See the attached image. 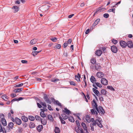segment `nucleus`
<instances>
[{
    "instance_id": "a18cd8bd",
    "label": "nucleus",
    "mask_w": 133,
    "mask_h": 133,
    "mask_svg": "<svg viewBox=\"0 0 133 133\" xmlns=\"http://www.w3.org/2000/svg\"><path fill=\"white\" fill-rule=\"evenodd\" d=\"M41 51H33L32 53V54L34 56H35L37 55L38 53H39Z\"/></svg>"
},
{
    "instance_id": "774afa93",
    "label": "nucleus",
    "mask_w": 133,
    "mask_h": 133,
    "mask_svg": "<svg viewBox=\"0 0 133 133\" xmlns=\"http://www.w3.org/2000/svg\"><path fill=\"white\" fill-rule=\"evenodd\" d=\"M100 49H101L103 51H104L105 50L106 48L105 47H101V48H100Z\"/></svg>"
},
{
    "instance_id": "338daca9",
    "label": "nucleus",
    "mask_w": 133,
    "mask_h": 133,
    "mask_svg": "<svg viewBox=\"0 0 133 133\" xmlns=\"http://www.w3.org/2000/svg\"><path fill=\"white\" fill-rule=\"evenodd\" d=\"M114 44H116L117 43V41L116 40L113 39L112 42Z\"/></svg>"
},
{
    "instance_id": "412c9836",
    "label": "nucleus",
    "mask_w": 133,
    "mask_h": 133,
    "mask_svg": "<svg viewBox=\"0 0 133 133\" xmlns=\"http://www.w3.org/2000/svg\"><path fill=\"white\" fill-rule=\"evenodd\" d=\"M100 19L99 18L97 19L93 24L92 26H95L97 25L100 22Z\"/></svg>"
},
{
    "instance_id": "37998d69",
    "label": "nucleus",
    "mask_w": 133,
    "mask_h": 133,
    "mask_svg": "<svg viewBox=\"0 0 133 133\" xmlns=\"http://www.w3.org/2000/svg\"><path fill=\"white\" fill-rule=\"evenodd\" d=\"M96 124L100 128H102L103 127L101 123V122L98 120V122H96Z\"/></svg>"
},
{
    "instance_id": "f704fd0d",
    "label": "nucleus",
    "mask_w": 133,
    "mask_h": 133,
    "mask_svg": "<svg viewBox=\"0 0 133 133\" xmlns=\"http://www.w3.org/2000/svg\"><path fill=\"white\" fill-rule=\"evenodd\" d=\"M90 118L89 116L87 115L86 116L85 119L86 121L88 123H90L91 122L90 121Z\"/></svg>"
},
{
    "instance_id": "8fccbe9b",
    "label": "nucleus",
    "mask_w": 133,
    "mask_h": 133,
    "mask_svg": "<svg viewBox=\"0 0 133 133\" xmlns=\"http://www.w3.org/2000/svg\"><path fill=\"white\" fill-rule=\"evenodd\" d=\"M40 115L41 117L43 118H44L46 116L45 115L43 111V112H41Z\"/></svg>"
},
{
    "instance_id": "a19ab883",
    "label": "nucleus",
    "mask_w": 133,
    "mask_h": 133,
    "mask_svg": "<svg viewBox=\"0 0 133 133\" xmlns=\"http://www.w3.org/2000/svg\"><path fill=\"white\" fill-rule=\"evenodd\" d=\"M48 118L49 119L50 121H51L52 122L53 120V117H52L51 115H49L48 116Z\"/></svg>"
},
{
    "instance_id": "6ab92c4d",
    "label": "nucleus",
    "mask_w": 133,
    "mask_h": 133,
    "mask_svg": "<svg viewBox=\"0 0 133 133\" xmlns=\"http://www.w3.org/2000/svg\"><path fill=\"white\" fill-rule=\"evenodd\" d=\"M64 110H63V111L65 112L66 115H69L71 113L70 111L66 108H65Z\"/></svg>"
},
{
    "instance_id": "f3484780",
    "label": "nucleus",
    "mask_w": 133,
    "mask_h": 133,
    "mask_svg": "<svg viewBox=\"0 0 133 133\" xmlns=\"http://www.w3.org/2000/svg\"><path fill=\"white\" fill-rule=\"evenodd\" d=\"M14 12H17L19 10L18 7L16 6H14L12 8Z\"/></svg>"
},
{
    "instance_id": "680f3d73",
    "label": "nucleus",
    "mask_w": 133,
    "mask_h": 133,
    "mask_svg": "<svg viewBox=\"0 0 133 133\" xmlns=\"http://www.w3.org/2000/svg\"><path fill=\"white\" fill-rule=\"evenodd\" d=\"M23 131L21 127H19L18 128V131L19 132H22Z\"/></svg>"
},
{
    "instance_id": "49530a36",
    "label": "nucleus",
    "mask_w": 133,
    "mask_h": 133,
    "mask_svg": "<svg viewBox=\"0 0 133 133\" xmlns=\"http://www.w3.org/2000/svg\"><path fill=\"white\" fill-rule=\"evenodd\" d=\"M59 118L61 122V123L62 124H65V122L63 119L62 117L60 116L59 117Z\"/></svg>"
},
{
    "instance_id": "09e8293b",
    "label": "nucleus",
    "mask_w": 133,
    "mask_h": 133,
    "mask_svg": "<svg viewBox=\"0 0 133 133\" xmlns=\"http://www.w3.org/2000/svg\"><path fill=\"white\" fill-rule=\"evenodd\" d=\"M55 104L58 105L61 107L62 106L61 104L57 100L56 101V102H55Z\"/></svg>"
},
{
    "instance_id": "de8ad7c7",
    "label": "nucleus",
    "mask_w": 133,
    "mask_h": 133,
    "mask_svg": "<svg viewBox=\"0 0 133 133\" xmlns=\"http://www.w3.org/2000/svg\"><path fill=\"white\" fill-rule=\"evenodd\" d=\"M69 83L71 85L74 86H76V84L74 81H69Z\"/></svg>"
},
{
    "instance_id": "4c0bfd02",
    "label": "nucleus",
    "mask_w": 133,
    "mask_h": 133,
    "mask_svg": "<svg viewBox=\"0 0 133 133\" xmlns=\"http://www.w3.org/2000/svg\"><path fill=\"white\" fill-rule=\"evenodd\" d=\"M98 120L97 119H96L95 122L91 123L90 124V125H91L93 126H95L96 124V122H98Z\"/></svg>"
},
{
    "instance_id": "2eb2a0df",
    "label": "nucleus",
    "mask_w": 133,
    "mask_h": 133,
    "mask_svg": "<svg viewBox=\"0 0 133 133\" xmlns=\"http://www.w3.org/2000/svg\"><path fill=\"white\" fill-rule=\"evenodd\" d=\"M50 7V6H49L47 5H45L44 6V11L46 12H47L48 11V10Z\"/></svg>"
},
{
    "instance_id": "5701e85b",
    "label": "nucleus",
    "mask_w": 133,
    "mask_h": 133,
    "mask_svg": "<svg viewBox=\"0 0 133 133\" xmlns=\"http://www.w3.org/2000/svg\"><path fill=\"white\" fill-rule=\"evenodd\" d=\"M106 10L105 8H103L101 6L97 10V11H99V12H102Z\"/></svg>"
},
{
    "instance_id": "473e14b6",
    "label": "nucleus",
    "mask_w": 133,
    "mask_h": 133,
    "mask_svg": "<svg viewBox=\"0 0 133 133\" xmlns=\"http://www.w3.org/2000/svg\"><path fill=\"white\" fill-rule=\"evenodd\" d=\"M101 92L102 94L104 95H106L107 94V91L104 89H102L101 90Z\"/></svg>"
},
{
    "instance_id": "393cba45",
    "label": "nucleus",
    "mask_w": 133,
    "mask_h": 133,
    "mask_svg": "<svg viewBox=\"0 0 133 133\" xmlns=\"http://www.w3.org/2000/svg\"><path fill=\"white\" fill-rule=\"evenodd\" d=\"M21 119L22 121L25 122H27L28 120V118L24 116H22L21 117Z\"/></svg>"
},
{
    "instance_id": "603ef678",
    "label": "nucleus",
    "mask_w": 133,
    "mask_h": 133,
    "mask_svg": "<svg viewBox=\"0 0 133 133\" xmlns=\"http://www.w3.org/2000/svg\"><path fill=\"white\" fill-rule=\"evenodd\" d=\"M107 88L108 89H109L111 90H112L113 91H115V89L112 86H107Z\"/></svg>"
},
{
    "instance_id": "79ce46f5",
    "label": "nucleus",
    "mask_w": 133,
    "mask_h": 133,
    "mask_svg": "<svg viewBox=\"0 0 133 133\" xmlns=\"http://www.w3.org/2000/svg\"><path fill=\"white\" fill-rule=\"evenodd\" d=\"M40 103L42 104L43 106H44V107L43 108H45L46 107V105L45 103L42 102H39Z\"/></svg>"
},
{
    "instance_id": "58836bf2",
    "label": "nucleus",
    "mask_w": 133,
    "mask_h": 133,
    "mask_svg": "<svg viewBox=\"0 0 133 133\" xmlns=\"http://www.w3.org/2000/svg\"><path fill=\"white\" fill-rule=\"evenodd\" d=\"M28 118L29 120L31 121H34L35 119V117L32 116H29L28 117Z\"/></svg>"
},
{
    "instance_id": "2f4dec72",
    "label": "nucleus",
    "mask_w": 133,
    "mask_h": 133,
    "mask_svg": "<svg viewBox=\"0 0 133 133\" xmlns=\"http://www.w3.org/2000/svg\"><path fill=\"white\" fill-rule=\"evenodd\" d=\"M82 126L83 127L84 130H87V127L86 126V125L84 123L82 122L81 124Z\"/></svg>"
},
{
    "instance_id": "6e6d98bb",
    "label": "nucleus",
    "mask_w": 133,
    "mask_h": 133,
    "mask_svg": "<svg viewBox=\"0 0 133 133\" xmlns=\"http://www.w3.org/2000/svg\"><path fill=\"white\" fill-rule=\"evenodd\" d=\"M51 40L54 42H56L57 40V38L56 37H54L52 38H51Z\"/></svg>"
},
{
    "instance_id": "3c124183",
    "label": "nucleus",
    "mask_w": 133,
    "mask_h": 133,
    "mask_svg": "<svg viewBox=\"0 0 133 133\" xmlns=\"http://www.w3.org/2000/svg\"><path fill=\"white\" fill-rule=\"evenodd\" d=\"M23 85V84L22 83H21L20 84H18L15 85L14 86L15 87H20L22 86Z\"/></svg>"
},
{
    "instance_id": "0e129e2a",
    "label": "nucleus",
    "mask_w": 133,
    "mask_h": 133,
    "mask_svg": "<svg viewBox=\"0 0 133 133\" xmlns=\"http://www.w3.org/2000/svg\"><path fill=\"white\" fill-rule=\"evenodd\" d=\"M59 81V79H52L51 80V82H57Z\"/></svg>"
},
{
    "instance_id": "e433bc0d",
    "label": "nucleus",
    "mask_w": 133,
    "mask_h": 133,
    "mask_svg": "<svg viewBox=\"0 0 133 133\" xmlns=\"http://www.w3.org/2000/svg\"><path fill=\"white\" fill-rule=\"evenodd\" d=\"M98 96H99V98L100 101L102 102L104 101L103 97L102 96V94H99Z\"/></svg>"
},
{
    "instance_id": "dca6fc26",
    "label": "nucleus",
    "mask_w": 133,
    "mask_h": 133,
    "mask_svg": "<svg viewBox=\"0 0 133 133\" xmlns=\"http://www.w3.org/2000/svg\"><path fill=\"white\" fill-rule=\"evenodd\" d=\"M95 68L97 71H99L101 69V67L100 64L98 63L96 64L95 65Z\"/></svg>"
},
{
    "instance_id": "c03bdc74",
    "label": "nucleus",
    "mask_w": 133,
    "mask_h": 133,
    "mask_svg": "<svg viewBox=\"0 0 133 133\" xmlns=\"http://www.w3.org/2000/svg\"><path fill=\"white\" fill-rule=\"evenodd\" d=\"M61 116L64 119H66L68 118L67 116L65 114H62Z\"/></svg>"
},
{
    "instance_id": "9d476101",
    "label": "nucleus",
    "mask_w": 133,
    "mask_h": 133,
    "mask_svg": "<svg viewBox=\"0 0 133 133\" xmlns=\"http://www.w3.org/2000/svg\"><path fill=\"white\" fill-rule=\"evenodd\" d=\"M102 54L101 50H97L95 52V54L98 56H100Z\"/></svg>"
},
{
    "instance_id": "a211bd4d",
    "label": "nucleus",
    "mask_w": 133,
    "mask_h": 133,
    "mask_svg": "<svg viewBox=\"0 0 133 133\" xmlns=\"http://www.w3.org/2000/svg\"><path fill=\"white\" fill-rule=\"evenodd\" d=\"M92 89L94 93L97 96H98L99 94H100L99 92L95 88H93Z\"/></svg>"
},
{
    "instance_id": "4d7b16f0",
    "label": "nucleus",
    "mask_w": 133,
    "mask_h": 133,
    "mask_svg": "<svg viewBox=\"0 0 133 133\" xmlns=\"http://www.w3.org/2000/svg\"><path fill=\"white\" fill-rule=\"evenodd\" d=\"M95 84L99 88H101L102 87V85L99 83L96 82L95 83Z\"/></svg>"
},
{
    "instance_id": "69168bd1",
    "label": "nucleus",
    "mask_w": 133,
    "mask_h": 133,
    "mask_svg": "<svg viewBox=\"0 0 133 133\" xmlns=\"http://www.w3.org/2000/svg\"><path fill=\"white\" fill-rule=\"evenodd\" d=\"M23 127L24 128H26L27 127V124L26 123L24 122L22 124Z\"/></svg>"
},
{
    "instance_id": "4be33fe9",
    "label": "nucleus",
    "mask_w": 133,
    "mask_h": 133,
    "mask_svg": "<svg viewBox=\"0 0 133 133\" xmlns=\"http://www.w3.org/2000/svg\"><path fill=\"white\" fill-rule=\"evenodd\" d=\"M43 126L42 125H39L37 128V130L39 132H41L43 129Z\"/></svg>"
},
{
    "instance_id": "6e6552de",
    "label": "nucleus",
    "mask_w": 133,
    "mask_h": 133,
    "mask_svg": "<svg viewBox=\"0 0 133 133\" xmlns=\"http://www.w3.org/2000/svg\"><path fill=\"white\" fill-rule=\"evenodd\" d=\"M92 105L93 107V108L96 109V110L98 109V107L94 99L93 100V102L92 103Z\"/></svg>"
},
{
    "instance_id": "ea45409f",
    "label": "nucleus",
    "mask_w": 133,
    "mask_h": 133,
    "mask_svg": "<svg viewBox=\"0 0 133 133\" xmlns=\"http://www.w3.org/2000/svg\"><path fill=\"white\" fill-rule=\"evenodd\" d=\"M81 78V77L78 76V75H75V79L78 82H80L81 81L80 80V78Z\"/></svg>"
},
{
    "instance_id": "4468645a",
    "label": "nucleus",
    "mask_w": 133,
    "mask_h": 133,
    "mask_svg": "<svg viewBox=\"0 0 133 133\" xmlns=\"http://www.w3.org/2000/svg\"><path fill=\"white\" fill-rule=\"evenodd\" d=\"M2 132L3 133H6V131L4 127H3L1 124H0V132Z\"/></svg>"
},
{
    "instance_id": "c756f323",
    "label": "nucleus",
    "mask_w": 133,
    "mask_h": 133,
    "mask_svg": "<svg viewBox=\"0 0 133 133\" xmlns=\"http://www.w3.org/2000/svg\"><path fill=\"white\" fill-rule=\"evenodd\" d=\"M90 62L92 64H95L96 63V60L95 58H92L91 59Z\"/></svg>"
},
{
    "instance_id": "aec40b11",
    "label": "nucleus",
    "mask_w": 133,
    "mask_h": 133,
    "mask_svg": "<svg viewBox=\"0 0 133 133\" xmlns=\"http://www.w3.org/2000/svg\"><path fill=\"white\" fill-rule=\"evenodd\" d=\"M91 114L92 115L96 114V116L98 115V112L95 109H91L90 110Z\"/></svg>"
},
{
    "instance_id": "052dcab7",
    "label": "nucleus",
    "mask_w": 133,
    "mask_h": 133,
    "mask_svg": "<svg viewBox=\"0 0 133 133\" xmlns=\"http://www.w3.org/2000/svg\"><path fill=\"white\" fill-rule=\"evenodd\" d=\"M72 41V39L70 38V39H69L68 40V41L67 42V43H68V44H70L71 43Z\"/></svg>"
},
{
    "instance_id": "13d9d810",
    "label": "nucleus",
    "mask_w": 133,
    "mask_h": 133,
    "mask_svg": "<svg viewBox=\"0 0 133 133\" xmlns=\"http://www.w3.org/2000/svg\"><path fill=\"white\" fill-rule=\"evenodd\" d=\"M61 47V45L60 44H57L55 46V48L58 49H60Z\"/></svg>"
},
{
    "instance_id": "72a5a7b5",
    "label": "nucleus",
    "mask_w": 133,
    "mask_h": 133,
    "mask_svg": "<svg viewBox=\"0 0 133 133\" xmlns=\"http://www.w3.org/2000/svg\"><path fill=\"white\" fill-rule=\"evenodd\" d=\"M35 127V124L32 122H30L29 124V127L30 128H34Z\"/></svg>"
},
{
    "instance_id": "7ed1b4c3",
    "label": "nucleus",
    "mask_w": 133,
    "mask_h": 133,
    "mask_svg": "<svg viewBox=\"0 0 133 133\" xmlns=\"http://www.w3.org/2000/svg\"><path fill=\"white\" fill-rule=\"evenodd\" d=\"M100 115H103L105 113V111L103 108L101 106L98 107V109L96 110Z\"/></svg>"
},
{
    "instance_id": "0eeeda50",
    "label": "nucleus",
    "mask_w": 133,
    "mask_h": 133,
    "mask_svg": "<svg viewBox=\"0 0 133 133\" xmlns=\"http://www.w3.org/2000/svg\"><path fill=\"white\" fill-rule=\"evenodd\" d=\"M120 45L123 48L126 47L127 45V43L124 41H121L120 42Z\"/></svg>"
},
{
    "instance_id": "864d4df0",
    "label": "nucleus",
    "mask_w": 133,
    "mask_h": 133,
    "mask_svg": "<svg viewBox=\"0 0 133 133\" xmlns=\"http://www.w3.org/2000/svg\"><path fill=\"white\" fill-rule=\"evenodd\" d=\"M36 119L37 120H39L40 119L41 120V117L38 115H36L35 116V117Z\"/></svg>"
},
{
    "instance_id": "7c9ffc66",
    "label": "nucleus",
    "mask_w": 133,
    "mask_h": 133,
    "mask_svg": "<svg viewBox=\"0 0 133 133\" xmlns=\"http://www.w3.org/2000/svg\"><path fill=\"white\" fill-rule=\"evenodd\" d=\"M41 122L44 125H45L46 123V121L44 119H41Z\"/></svg>"
},
{
    "instance_id": "c85d7f7f",
    "label": "nucleus",
    "mask_w": 133,
    "mask_h": 133,
    "mask_svg": "<svg viewBox=\"0 0 133 133\" xmlns=\"http://www.w3.org/2000/svg\"><path fill=\"white\" fill-rule=\"evenodd\" d=\"M54 132L55 133H59L60 130L59 128L57 127H55L54 129Z\"/></svg>"
},
{
    "instance_id": "e2e57ef3",
    "label": "nucleus",
    "mask_w": 133,
    "mask_h": 133,
    "mask_svg": "<svg viewBox=\"0 0 133 133\" xmlns=\"http://www.w3.org/2000/svg\"><path fill=\"white\" fill-rule=\"evenodd\" d=\"M48 109L49 110H53V109H52L51 108V106L49 105H48Z\"/></svg>"
},
{
    "instance_id": "f257e3e1",
    "label": "nucleus",
    "mask_w": 133,
    "mask_h": 133,
    "mask_svg": "<svg viewBox=\"0 0 133 133\" xmlns=\"http://www.w3.org/2000/svg\"><path fill=\"white\" fill-rule=\"evenodd\" d=\"M76 123L77 126L75 128L76 131L77 133H84L83 129L81 128V126L79 121L76 120Z\"/></svg>"
},
{
    "instance_id": "1a4fd4ad",
    "label": "nucleus",
    "mask_w": 133,
    "mask_h": 133,
    "mask_svg": "<svg viewBox=\"0 0 133 133\" xmlns=\"http://www.w3.org/2000/svg\"><path fill=\"white\" fill-rule=\"evenodd\" d=\"M96 75L98 77L101 78L103 77L104 74L103 72L99 71L97 72Z\"/></svg>"
},
{
    "instance_id": "39448f33",
    "label": "nucleus",
    "mask_w": 133,
    "mask_h": 133,
    "mask_svg": "<svg viewBox=\"0 0 133 133\" xmlns=\"http://www.w3.org/2000/svg\"><path fill=\"white\" fill-rule=\"evenodd\" d=\"M111 49L112 52L116 53L118 51V49L115 45H112L111 47Z\"/></svg>"
},
{
    "instance_id": "ddd939ff",
    "label": "nucleus",
    "mask_w": 133,
    "mask_h": 133,
    "mask_svg": "<svg viewBox=\"0 0 133 133\" xmlns=\"http://www.w3.org/2000/svg\"><path fill=\"white\" fill-rule=\"evenodd\" d=\"M14 125L13 123L10 122L9 123L7 127H8L10 129H12L14 128Z\"/></svg>"
},
{
    "instance_id": "9b49d317",
    "label": "nucleus",
    "mask_w": 133,
    "mask_h": 133,
    "mask_svg": "<svg viewBox=\"0 0 133 133\" xmlns=\"http://www.w3.org/2000/svg\"><path fill=\"white\" fill-rule=\"evenodd\" d=\"M90 80L91 82L94 84L96 83L97 81L96 79L95 78L94 76H92L90 78Z\"/></svg>"
},
{
    "instance_id": "bf43d9fd",
    "label": "nucleus",
    "mask_w": 133,
    "mask_h": 133,
    "mask_svg": "<svg viewBox=\"0 0 133 133\" xmlns=\"http://www.w3.org/2000/svg\"><path fill=\"white\" fill-rule=\"evenodd\" d=\"M103 17L106 18H108L109 16V15L108 14L105 13L103 15Z\"/></svg>"
},
{
    "instance_id": "20e7f679",
    "label": "nucleus",
    "mask_w": 133,
    "mask_h": 133,
    "mask_svg": "<svg viewBox=\"0 0 133 133\" xmlns=\"http://www.w3.org/2000/svg\"><path fill=\"white\" fill-rule=\"evenodd\" d=\"M44 98L45 101L48 103L50 104H51V101L48 97L47 95H46L45 94L44 95Z\"/></svg>"
},
{
    "instance_id": "f8f14e48",
    "label": "nucleus",
    "mask_w": 133,
    "mask_h": 133,
    "mask_svg": "<svg viewBox=\"0 0 133 133\" xmlns=\"http://www.w3.org/2000/svg\"><path fill=\"white\" fill-rule=\"evenodd\" d=\"M127 45L130 48H131L133 46V43L131 41H129L127 43Z\"/></svg>"
},
{
    "instance_id": "bb28decb",
    "label": "nucleus",
    "mask_w": 133,
    "mask_h": 133,
    "mask_svg": "<svg viewBox=\"0 0 133 133\" xmlns=\"http://www.w3.org/2000/svg\"><path fill=\"white\" fill-rule=\"evenodd\" d=\"M23 90L22 88H17L15 89L14 91L16 93L20 92L21 91Z\"/></svg>"
},
{
    "instance_id": "cd10ccee",
    "label": "nucleus",
    "mask_w": 133,
    "mask_h": 133,
    "mask_svg": "<svg viewBox=\"0 0 133 133\" xmlns=\"http://www.w3.org/2000/svg\"><path fill=\"white\" fill-rule=\"evenodd\" d=\"M2 122L4 126H5L7 125L5 119H2Z\"/></svg>"
},
{
    "instance_id": "b1692460",
    "label": "nucleus",
    "mask_w": 133,
    "mask_h": 133,
    "mask_svg": "<svg viewBox=\"0 0 133 133\" xmlns=\"http://www.w3.org/2000/svg\"><path fill=\"white\" fill-rule=\"evenodd\" d=\"M68 118L70 121L72 122H74L75 121L73 117L70 116H69Z\"/></svg>"
},
{
    "instance_id": "f03ea898",
    "label": "nucleus",
    "mask_w": 133,
    "mask_h": 133,
    "mask_svg": "<svg viewBox=\"0 0 133 133\" xmlns=\"http://www.w3.org/2000/svg\"><path fill=\"white\" fill-rule=\"evenodd\" d=\"M11 120L13 122H15L16 124L18 125H19L22 123L21 120L17 117L15 118V119L12 118Z\"/></svg>"
},
{
    "instance_id": "423d86ee",
    "label": "nucleus",
    "mask_w": 133,
    "mask_h": 133,
    "mask_svg": "<svg viewBox=\"0 0 133 133\" xmlns=\"http://www.w3.org/2000/svg\"><path fill=\"white\" fill-rule=\"evenodd\" d=\"M101 83L103 85H106L108 84V81L105 78H102L101 81Z\"/></svg>"
},
{
    "instance_id": "5fc2aeb1",
    "label": "nucleus",
    "mask_w": 133,
    "mask_h": 133,
    "mask_svg": "<svg viewBox=\"0 0 133 133\" xmlns=\"http://www.w3.org/2000/svg\"><path fill=\"white\" fill-rule=\"evenodd\" d=\"M115 8H111L110 9H109L108 10V12H112L114 13L115 12Z\"/></svg>"
},
{
    "instance_id": "c9c22d12",
    "label": "nucleus",
    "mask_w": 133,
    "mask_h": 133,
    "mask_svg": "<svg viewBox=\"0 0 133 133\" xmlns=\"http://www.w3.org/2000/svg\"><path fill=\"white\" fill-rule=\"evenodd\" d=\"M8 97L6 95H4L2 96V98L5 101H7L8 99Z\"/></svg>"
},
{
    "instance_id": "a878e982",
    "label": "nucleus",
    "mask_w": 133,
    "mask_h": 133,
    "mask_svg": "<svg viewBox=\"0 0 133 133\" xmlns=\"http://www.w3.org/2000/svg\"><path fill=\"white\" fill-rule=\"evenodd\" d=\"M37 39L34 38L30 41V43L31 44L33 45L35 44L37 42Z\"/></svg>"
}]
</instances>
